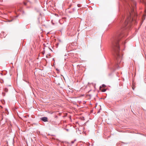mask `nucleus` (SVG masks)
Listing matches in <instances>:
<instances>
[{
  "instance_id": "obj_1",
  "label": "nucleus",
  "mask_w": 146,
  "mask_h": 146,
  "mask_svg": "<svg viewBox=\"0 0 146 146\" xmlns=\"http://www.w3.org/2000/svg\"><path fill=\"white\" fill-rule=\"evenodd\" d=\"M132 2L131 3L132 8H131V10L129 11V16L127 17V19L126 20L125 22V25H127L128 23H130L132 21H135V18H133V16L134 15V16L136 15V14L134 11V9L136 6V3L135 2L131 0Z\"/></svg>"
},
{
  "instance_id": "obj_2",
  "label": "nucleus",
  "mask_w": 146,
  "mask_h": 146,
  "mask_svg": "<svg viewBox=\"0 0 146 146\" xmlns=\"http://www.w3.org/2000/svg\"><path fill=\"white\" fill-rule=\"evenodd\" d=\"M118 40L117 39H115L113 41L112 43L111 47L113 51L115 53L117 56V59L118 63H119L120 60L121 59V57H120L119 54V47L118 44Z\"/></svg>"
},
{
  "instance_id": "obj_3",
  "label": "nucleus",
  "mask_w": 146,
  "mask_h": 146,
  "mask_svg": "<svg viewBox=\"0 0 146 146\" xmlns=\"http://www.w3.org/2000/svg\"><path fill=\"white\" fill-rule=\"evenodd\" d=\"M40 119L44 122L48 121V118L46 117H44L40 118Z\"/></svg>"
},
{
  "instance_id": "obj_9",
  "label": "nucleus",
  "mask_w": 146,
  "mask_h": 146,
  "mask_svg": "<svg viewBox=\"0 0 146 146\" xmlns=\"http://www.w3.org/2000/svg\"><path fill=\"white\" fill-rule=\"evenodd\" d=\"M17 17H18V16H17L15 17V18H16Z\"/></svg>"
},
{
  "instance_id": "obj_4",
  "label": "nucleus",
  "mask_w": 146,
  "mask_h": 146,
  "mask_svg": "<svg viewBox=\"0 0 146 146\" xmlns=\"http://www.w3.org/2000/svg\"><path fill=\"white\" fill-rule=\"evenodd\" d=\"M102 87L100 86V90L102 91V92H105L106 91V89H102Z\"/></svg>"
},
{
  "instance_id": "obj_10",
  "label": "nucleus",
  "mask_w": 146,
  "mask_h": 146,
  "mask_svg": "<svg viewBox=\"0 0 146 146\" xmlns=\"http://www.w3.org/2000/svg\"><path fill=\"white\" fill-rule=\"evenodd\" d=\"M2 33H4V32H1Z\"/></svg>"
},
{
  "instance_id": "obj_8",
  "label": "nucleus",
  "mask_w": 146,
  "mask_h": 146,
  "mask_svg": "<svg viewBox=\"0 0 146 146\" xmlns=\"http://www.w3.org/2000/svg\"><path fill=\"white\" fill-rule=\"evenodd\" d=\"M1 102H2V103H3L5 101H1Z\"/></svg>"
},
{
  "instance_id": "obj_5",
  "label": "nucleus",
  "mask_w": 146,
  "mask_h": 146,
  "mask_svg": "<svg viewBox=\"0 0 146 146\" xmlns=\"http://www.w3.org/2000/svg\"><path fill=\"white\" fill-rule=\"evenodd\" d=\"M141 1H142L143 3H144L145 4H146V3L145 1V0H141Z\"/></svg>"
},
{
  "instance_id": "obj_7",
  "label": "nucleus",
  "mask_w": 146,
  "mask_h": 146,
  "mask_svg": "<svg viewBox=\"0 0 146 146\" xmlns=\"http://www.w3.org/2000/svg\"><path fill=\"white\" fill-rule=\"evenodd\" d=\"M16 109V110L17 109V108H15L13 110L14 111H15Z\"/></svg>"
},
{
  "instance_id": "obj_6",
  "label": "nucleus",
  "mask_w": 146,
  "mask_h": 146,
  "mask_svg": "<svg viewBox=\"0 0 146 146\" xmlns=\"http://www.w3.org/2000/svg\"><path fill=\"white\" fill-rule=\"evenodd\" d=\"M106 85L104 84H103L102 85V87H103L105 88L106 87Z\"/></svg>"
}]
</instances>
